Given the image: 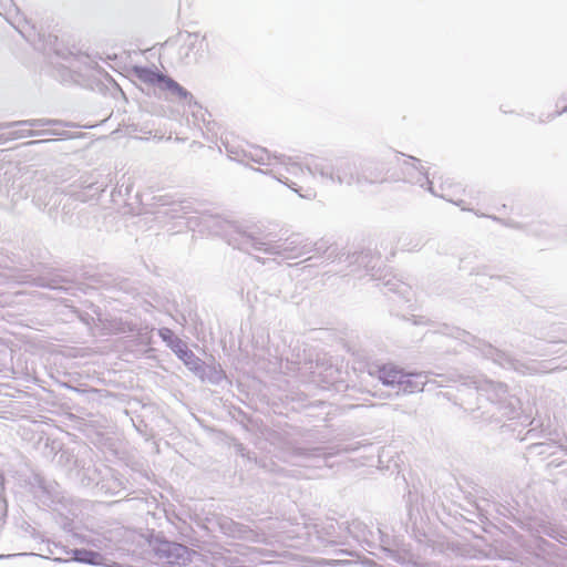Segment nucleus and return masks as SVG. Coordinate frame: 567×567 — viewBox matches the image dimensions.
Masks as SVG:
<instances>
[{
  "label": "nucleus",
  "mask_w": 567,
  "mask_h": 567,
  "mask_svg": "<svg viewBox=\"0 0 567 567\" xmlns=\"http://www.w3.org/2000/svg\"><path fill=\"white\" fill-rule=\"evenodd\" d=\"M144 82L150 83L162 91H167L172 95L181 99H185L188 95L187 91L184 90L178 83H176L171 78L157 72L144 70Z\"/></svg>",
  "instance_id": "nucleus-3"
},
{
  "label": "nucleus",
  "mask_w": 567,
  "mask_h": 567,
  "mask_svg": "<svg viewBox=\"0 0 567 567\" xmlns=\"http://www.w3.org/2000/svg\"><path fill=\"white\" fill-rule=\"evenodd\" d=\"M245 156L251 162L261 165H270L272 159H275V157L266 148L258 145L248 146V148L245 151Z\"/></svg>",
  "instance_id": "nucleus-5"
},
{
  "label": "nucleus",
  "mask_w": 567,
  "mask_h": 567,
  "mask_svg": "<svg viewBox=\"0 0 567 567\" xmlns=\"http://www.w3.org/2000/svg\"><path fill=\"white\" fill-rule=\"evenodd\" d=\"M421 379V374L404 372V378H402L398 388L404 393H414L421 391L424 384Z\"/></svg>",
  "instance_id": "nucleus-6"
},
{
  "label": "nucleus",
  "mask_w": 567,
  "mask_h": 567,
  "mask_svg": "<svg viewBox=\"0 0 567 567\" xmlns=\"http://www.w3.org/2000/svg\"><path fill=\"white\" fill-rule=\"evenodd\" d=\"M431 190L442 197L445 198L458 206L465 203V199L462 197V193L465 192V189L462 187L461 184L454 183L450 179L442 181V178H439L436 182H431Z\"/></svg>",
  "instance_id": "nucleus-2"
},
{
  "label": "nucleus",
  "mask_w": 567,
  "mask_h": 567,
  "mask_svg": "<svg viewBox=\"0 0 567 567\" xmlns=\"http://www.w3.org/2000/svg\"><path fill=\"white\" fill-rule=\"evenodd\" d=\"M84 555L85 556L84 557H80L79 560L86 561V563H90V564H95L97 558H99V554L92 553V551H85Z\"/></svg>",
  "instance_id": "nucleus-8"
},
{
  "label": "nucleus",
  "mask_w": 567,
  "mask_h": 567,
  "mask_svg": "<svg viewBox=\"0 0 567 567\" xmlns=\"http://www.w3.org/2000/svg\"><path fill=\"white\" fill-rule=\"evenodd\" d=\"M172 349L186 365L196 368L198 359L195 357L193 351L188 349L186 343L181 340H176L172 346Z\"/></svg>",
  "instance_id": "nucleus-7"
},
{
  "label": "nucleus",
  "mask_w": 567,
  "mask_h": 567,
  "mask_svg": "<svg viewBox=\"0 0 567 567\" xmlns=\"http://www.w3.org/2000/svg\"><path fill=\"white\" fill-rule=\"evenodd\" d=\"M153 550L158 560L173 565H186L192 561L195 551L184 545L168 540H156L153 544Z\"/></svg>",
  "instance_id": "nucleus-1"
},
{
  "label": "nucleus",
  "mask_w": 567,
  "mask_h": 567,
  "mask_svg": "<svg viewBox=\"0 0 567 567\" xmlns=\"http://www.w3.org/2000/svg\"><path fill=\"white\" fill-rule=\"evenodd\" d=\"M379 379L385 385L399 386L402 378H404V371L395 365H383L379 369Z\"/></svg>",
  "instance_id": "nucleus-4"
}]
</instances>
